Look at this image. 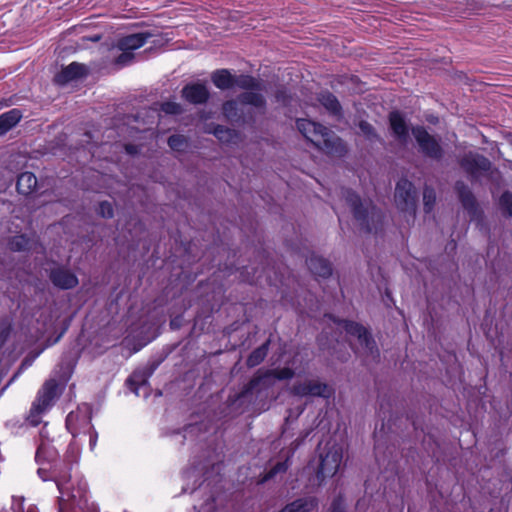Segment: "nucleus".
Segmentation results:
<instances>
[{
    "instance_id": "obj_1",
    "label": "nucleus",
    "mask_w": 512,
    "mask_h": 512,
    "mask_svg": "<svg viewBox=\"0 0 512 512\" xmlns=\"http://www.w3.org/2000/svg\"><path fill=\"white\" fill-rule=\"evenodd\" d=\"M73 372V363L66 361L64 357L54 371L55 377L44 382L32 403L27 421L37 426L41 423L42 416L48 412L61 394L60 382L66 383Z\"/></svg>"
},
{
    "instance_id": "obj_2",
    "label": "nucleus",
    "mask_w": 512,
    "mask_h": 512,
    "mask_svg": "<svg viewBox=\"0 0 512 512\" xmlns=\"http://www.w3.org/2000/svg\"><path fill=\"white\" fill-rule=\"evenodd\" d=\"M35 460L39 465L37 470L39 477L43 481L53 480L61 494V499L65 500V486L70 483L71 475L63 471L58 451L48 440H42L39 444Z\"/></svg>"
},
{
    "instance_id": "obj_3",
    "label": "nucleus",
    "mask_w": 512,
    "mask_h": 512,
    "mask_svg": "<svg viewBox=\"0 0 512 512\" xmlns=\"http://www.w3.org/2000/svg\"><path fill=\"white\" fill-rule=\"evenodd\" d=\"M299 132L326 154L341 156L345 153L343 141L328 128L308 119H297Z\"/></svg>"
},
{
    "instance_id": "obj_4",
    "label": "nucleus",
    "mask_w": 512,
    "mask_h": 512,
    "mask_svg": "<svg viewBox=\"0 0 512 512\" xmlns=\"http://www.w3.org/2000/svg\"><path fill=\"white\" fill-rule=\"evenodd\" d=\"M346 203L351 207L355 219L367 232H377L382 223L383 214L370 202L362 203L360 197L352 190L345 189L342 192Z\"/></svg>"
},
{
    "instance_id": "obj_5",
    "label": "nucleus",
    "mask_w": 512,
    "mask_h": 512,
    "mask_svg": "<svg viewBox=\"0 0 512 512\" xmlns=\"http://www.w3.org/2000/svg\"><path fill=\"white\" fill-rule=\"evenodd\" d=\"M76 509L82 512H99L98 506L89 499L88 485L84 480H79L76 486H65V500L59 496L58 512H76Z\"/></svg>"
},
{
    "instance_id": "obj_6",
    "label": "nucleus",
    "mask_w": 512,
    "mask_h": 512,
    "mask_svg": "<svg viewBox=\"0 0 512 512\" xmlns=\"http://www.w3.org/2000/svg\"><path fill=\"white\" fill-rule=\"evenodd\" d=\"M293 376L294 371L288 367L266 370L264 372L259 370L239 394L238 399L244 401L250 398L255 392L259 393L261 390L273 385L275 380H289Z\"/></svg>"
},
{
    "instance_id": "obj_7",
    "label": "nucleus",
    "mask_w": 512,
    "mask_h": 512,
    "mask_svg": "<svg viewBox=\"0 0 512 512\" xmlns=\"http://www.w3.org/2000/svg\"><path fill=\"white\" fill-rule=\"evenodd\" d=\"M329 319L333 320V322L337 324L338 327L342 328L347 335L356 338L359 348L364 354L371 356L373 359L379 357L375 341L364 326L352 321L336 320L331 316H329Z\"/></svg>"
},
{
    "instance_id": "obj_8",
    "label": "nucleus",
    "mask_w": 512,
    "mask_h": 512,
    "mask_svg": "<svg viewBox=\"0 0 512 512\" xmlns=\"http://www.w3.org/2000/svg\"><path fill=\"white\" fill-rule=\"evenodd\" d=\"M320 464L317 471V477L324 479L333 477L339 470L343 459V448L341 445L327 443L323 451L319 454Z\"/></svg>"
},
{
    "instance_id": "obj_9",
    "label": "nucleus",
    "mask_w": 512,
    "mask_h": 512,
    "mask_svg": "<svg viewBox=\"0 0 512 512\" xmlns=\"http://www.w3.org/2000/svg\"><path fill=\"white\" fill-rule=\"evenodd\" d=\"M417 193L412 182L401 179L396 184L395 202L398 209L405 213L407 221L414 220L416 213Z\"/></svg>"
},
{
    "instance_id": "obj_10",
    "label": "nucleus",
    "mask_w": 512,
    "mask_h": 512,
    "mask_svg": "<svg viewBox=\"0 0 512 512\" xmlns=\"http://www.w3.org/2000/svg\"><path fill=\"white\" fill-rule=\"evenodd\" d=\"M92 408L87 403H82L76 410L71 411L66 417V427L73 437L86 434L92 429Z\"/></svg>"
},
{
    "instance_id": "obj_11",
    "label": "nucleus",
    "mask_w": 512,
    "mask_h": 512,
    "mask_svg": "<svg viewBox=\"0 0 512 512\" xmlns=\"http://www.w3.org/2000/svg\"><path fill=\"white\" fill-rule=\"evenodd\" d=\"M412 134L422 154L435 160H440L443 157V149L439 141L429 134L424 127H413Z\"/></svg>"
},
{
    "instance_id": "obj_12",
    "label": "nucleus",
    "mask_w": 512,
    "mask_h": 512,
    "mask_svg": "<svg viewBox=\"0 0 512 512\" xmlns=\"http://www.w3.org/2000/svg\"><path fill=\"white\" fill-rule=\"evenodd\" d=\"M460 165L473 180L489 174L491 170V162L486 157L474 152L465 154Z\"/></svg>"
},
{
    "instance_id": "obj_13",
    "label": "nucleus",
    "mask_w": 512,
    "mask_h": 512,
    "mask_svg": "<svg viewBox=\"0 0 512 512\" xmlns=\"http://www.w3.org/2000/svg\"><path fill=\"white\" fill-rule=\"evenodd\" d=\"M292 393L299 397H322L329 398L331 390L326 383L318 380H307L303 383L294 384Z\"/></svg>"
},
{
    "instance_id": "obj_14",
    "label": "nucleus",
    "mask_w": 512,
    "mask_h": 512,
    "mask_svg": "<svg viewBox=\"0 0 512 512\" xmlns=\"http://www.w3.org/2000/svg\"><path fill=\"white\" fill-rule=\"evenodd\" d=\"M49 278L53 285L59 289L68 290L78 285V278L70 270L55 267L50 270Z\"/></svg>"
},
{
    "instance_id": "obj_15",
    "label": "nucleus",
    "mask_w": 512,
    "mask_h": 512,
    "mask_svg": "<svg viewBox=\"0 0 512 512\" xmlns=\"http://www.w3.org/2000/svg\"><path fill=\"white\" fill-rule=\"evenodd\" d=\"M182 97L192 104H204L209 98V91L205 84L191 83L182 89Z\"/></svg>"
},
{
    "instance_id": "obj_16",
    "label": "nucleus",
    "mask_w": 512,
    "mask_h": 512,
    "mask_svg": "<svg viewBox=\"0 0 512 512\" xmlns=\"http://www.w3.org/2000/svg\"><path fill=\"white\" fill-rule=\"evenodd\" d=\"M86 74L84 65L73 62L64 67L56 76L55 82L59 85H65L70 81L83 77Z\"/></svg>"
},
{
    "instance_id": "obj_17",
    "label": "nucleus",
    "mask_w": 512,
    "mask_h": 512,
    "mask_svg": "<svg viewBox=\"0 0 512 512\" xmlns=\"http://www.w3.org/2000/svg\"><path fill=\"white\" fill-rule=\"evenodd\" d=\"M455 188L458 192V196L463 207L467 210L472 218L476 217L478 213V207L476 199L471 190L463 182H457Z\"/></svg>"
},
{
    "instance_id": "obj_18",
    "label": "nucleus",
    "mask_w": 512,
    "mask_h": 512,
    "mask_svg": "<svg viewBox=\"0 0 512 512\" xmlns=\"http://www.w3.org/2000/svg\"><path fill=\"white\" fill-rule=\"evenodd\" d=\"M389 121L394 136L401 143H406L408 139V128L403 115L398 111H393L389 115Z\"/></svg>"
},
{
    "instance_id": "obj_19",
    "label": "nucleus",
    "mask_w": 512,
    "mask_h": 512,
    "mask_svg": "<svg viewBox=\"0 0 512 512\" xmlns=\"http://www.w3.org/2000/svg\"><path fill=\"white\" fill-rule=\"evenodd\" d=\"M307 266L314 275L322 278H327L332 274L331 264L318 255H311L307 259Z\"/></svg>"
},
{
    "instance_id": "obj_20",
    "label": "nucleus",
    "mask_w": 512,
    "mask_h": 512,
    "mask_svg": "<svg viewBox=\"0 0 512 512\" xmlns=\"http://www.w3.org/2000/svg\"><path fill=\"white\" fill-rule=\"evenodd\" d=\"M147 38L148 34L145 33L130 34L120 38L117 41L116 48L118 50H128L133 52L134 50L142 47L146 43Z\"/></svg>"
},
{
    "instance_id": "obj_21",
    "label": "nucleus",
    "mask_w": 512,
    "mask_h": 512,
    "mask_svg": "<svg viewBox=\"0 0 512 512\" xmlns=\"http://www.w3.org/2000/svg\"><path fill=\"white\" fill-rule=\"evenodd\" d=\"M22 113L19 109H11L0 115V136L7 133L21 120Z\"/></svg>"
},
{
    "instance_id": "obj_22",
    "label": "nucleus",
    "mask_w": 512,
    "mask_h": 512,
    "mask_svg": "<svg viewBox=\"0 0 512 512\" xmlns=\"http://www.w3.org/2000/svg\"><path fill=\"white\" fill-rule=\"evenodd\" d=\"M37 187V178L31 172H24L19 175L17 180V190L20 194L30 195Z\"/></svg>"
},
{
    "instance_id": "obj_23",
    "label": "nucleus",
    "mask_w": 512,
    "mask_h": 512,
    "mask_svg": "<svg viewBox=\"0 0 512 512\" xmlns=\"http://www.w3.org/2000/svg\"><path fill=\"white\" fill-rule=\"evenodd\" d=\"M213 84L221 89L226 90L234 86V76L227 69L216 70L211 76Z\"/></svg>"
},
{
    "instance_id": "obj_24",
    "label": "nucleus",
    "mask_w": 512,
    "mask_h": 512,
    "mask_svg": "<svg viewBox=\"0 0 512 512\" xmlns=\"http://www.w3.org/2000/svg\"><path fill=\"white\" fill-rule=\"evenodd\" d=\"M81 449L75 442H71L67 448L64 459L62 461V469L70 475V470L73 464L78 463L80 458Z\"/></svg>"
},
{
    "instance_id": "obj_25",
    "label": "nucleus",
    "mask_w": 512,
    "mask_h": 512,
    "mask_svg": "<svg viewBox=\"0 0 512 512\" xmlns=\"http://www.w3.org/2000/svg\"><path fill=\"white\" fill-rule=\"evenodd\" d=\"M234 86L245 90H263L261 82L250 75L234 76Z\"/></svg>"
},
{
    "instance_id": "obj_26",
    "label": "nucleus",
    "mask_w": 512,
    "mask_h": 512,
    "mask_svg": "<svg viewBox=\"0 0 512 512\" xmlns=\"http://www.w3.org/2000/svg\"><path fill=\"white\" fill-rule=\"evenodd\" d=\"M319 102L333 115H338L341 111V106L337 98L330 92L320 93L318 97Z\"/></svg>"
},
{
    "instance_id": "obj_27",
    "label": "nucleus",
    "mask_w": 512,
    "mask_h": 512,
    "mask_svg": "<svg viewBox=\"0 0 512 512\" xmlns=\"http://www.w3.org/2000/svg\"><path fill=\"white\" fill-rule=\"evenodd\" d=\"M269 348V340H267L265 343H263L261 346L256 348L251 352V354L248 356L246 364L248 367L253 368L259 365L267 356Z\"/></svg>"
},
{
    "instance_id": "obj_28",
    "label": "nucleus",
    "mask_w": 512,
    "mask_h": 512,
    "mask_svg": "<svg viewBox=\"0 0 512 512\" xmlns=\"http://www.w3.org/2000/svg\"><path fill=\"white\" fill-rule=\"evenodd\" d=\"M255 90L244 92L239 96L242 104L252 105L257 108H264L266 101L262 94L254 92Z\"/></svg>"
},
{
    "instance_id": "obj_29",
    "label": "nucleus",
    "mask_w": 512,
    "mask_h": 512,
    "mask_svg": "<svg viewBox=\"0 0 512 512\" xmlns=\"http://www.w3.org/2000/svg\"><path fill=\"white\" fill-rule=\"evenodd\" d=\"M212 133L222 143H235L238 139V134L235 130L229 129L222 125H216Z\"/></svg>"
},
{
    "instance_id": "obj_30",
    "label": "nucleus",
    "mask_w": 512,
    "mask_h": 512,
    "mask_svg": "<svg viewBox=\"0 0 512 512\" xmlns=\"http://www.w3.org/2000/svg\"><path fill=\"white\" fill-rule=\"evenodd\" d=\"M127 384L130 387V389L138 395V389L141 386H144L147 384V378L145 375H143L140 372H134L128 379Z\"/></svg>"
},
{
    "instance_id": "obj_31",
    "label": "nucleus",
    "mask_w": 512,
    "mask_h": 512,
    "mask_svg": "<svg viewBox=\"0 0 512 512\" xmlns=\"http://www.w3.org/2000/svg\"><path fill=\"white\" fill-rule=\"evenodd\" d=\"M13 251H24L31 247L30 240L25 235L14 236L9 242Z\"/></svg>"
},
{
    "instance_id": "obj_32",
    "label": "nucleus",
    "mask_w": 512,
    "mask_h": 512,
    "mask_svg": "<svg viewBox=\"0 0 512 512\" xmlns=\"http://www.w3.org/2000/svg\"><path fill=\"white\" fill-rule=\"evenodd\" d=\"M436 201L435 190L431 187L426 186L423 191V202L425 213H430L434 207Z\"/></svg>"
},
{
    "instance_id": "obj_33",
    "label": "nucleus",
    "mask_w": 512,
    "mask_h": 512,
    "mask_svg": "<svg viewBox=\"0 0 512 512\" xmlns=\"http://www.w3.org/2000/svg\"><path fill=\"white\" fill-rule=\"evenodd\" d=\"M11 509L13 512H39L33 505L26 506L25 500L22 497H13Z\"/></svg>"
},
{
    "instance_id": "obj_34",
    "label": "nucleus",
    "mask_w": 512,
    "mask_h": 512,
    "mask_svg": "<svg viewBox=\"0 0 512 512\" xmlns=\"http://www.w3.org/2000/svg\"><path fill=\"white\" fill-rule=\"evenodd\" d=\"M199 430L200 427L197 424L188 425L183 429L182 433L178 432L175 434V440L177 443L183 444L185 439L194 436Z\"/></svg>"
},
{
    "instance_id": "obj_35",
    "label": "nucleus",
    "mask_w": 512,
    "mask_h": 512,
    "mask_svg": "<svg viewBox=\"0 0 512 512\" xmlns=\"http://www.w3.org/2000/svg\"><path fill=\"white\" fill-rule=\"evenodd\" d=\"M224 116L229 120H236L238 118L237 102L234 100L226 101L222 106Z\"/></svg>"
},
{
    "instance_id": "obj_36",
    "label": "nucleus",
    "mask_w": 512,
    "mask_h": 512,
    "mask_svg": "<svg viewBox=\"0 0 512 512\" xmlns=\"http://www.w3.org/2000/svg\"><path fill=\"white\" fill-rule=\"evenodd\" d=\"M499 205L503 213L512 217V193L504 192L499 199Z\"/></svg>"
},
{
    "instance_id": "obj_37",
    "label": "nucleus",
    "mask_w": 512,
    "mask_h": 512,
    "mask_svg": "<svg viewBox=\"0 0 512 512\" xmlns=\"http://www.w3.org/2000/svg\"><path fill=\"white\" fill-rule=\"evenodd\" d=\"M121 54L115 58V64L119 67L130 65L134 59V53L128 50H120Z\"/></svg>"
},
{
    "instance_id": "obj_38",
    "label": "nucleus",
    "mask_w": 512,
    "mask_h": 512,
    "mask_svg": "<svg viewBox=\"0 0 512 512\" xmlns=\"http://www.w3.org/2000/svg\"><path fill=\"white\" fill-rule=\"evenodd\" d=\"M168 145L172 150L181 151L186 146V139L182 135H172L168 138Z\"/></svg>"
},
{
    "instance_id": "obj_39",
    "label": "nucleus",
    "mask_w": 512,
    "mask_h": 512,
    "mask_svg": "<svg viewBox=\"0 0 512 512\" xmlns=\"http://www.w3.org/2000/svg\"><path fill=\"white\" fill-rule=\"evenodd\" d=\"M288 468L287 461L278 462L273 468L270 469L269 472L263 477L262 482H266L273 477H275L278 473L285 472Z\"/></svg>"
},
{
    "instance_id": "obj_40",
    "label": "nucleus",
    "mask_w": 512,
    "mask_h": 512,
    "mask_svg": "<svg viewBox=\"0 0 512 512\" xmlns=\"http://www.w3.org/2000/svg\"><path fill=\"white\" fill-rule=\"evenodd\" d=\"M161 111L166 114L177 115L182 112V107L176 102L168 101L161 104Z\"/></svg>"
},
{
    "instance_id": "obj_41",
    "label": "nucleus",
    "mask_w": 512,
    "mask_h": 512,
    "mask_svg": "<svg viewBox=\"0 0 512 512\" xmlns=\"http://www.w3.org/2000/svg\"><path fill=\"white\" fill-rule=\"evenodd\" d=\"M98 213L104 218H111L113 216V207L111 203L102 201L98 206Z\"/></svg>"
},
{
    "instance_id": "obj_42",
    "label": "nucleus",
    "mask_w": 512,
    "mask_h": 512,
    "mask_svg": "<svg viewBox=\"0 0 512 512\" xmlns=\"http://www.w3.org/2000/svg\"><path fill=\"white\" fill-rule=\"evenodd\" d=\"M359 129L369 139H372L375 136L374 128L368 122L361 121L359 123Z\"/></svg>"
},
{
    "instance_id": "obj_43",
    "label": "nucleus",
    "mask_w": 512,
    "mask_h": 512,
    "mask_svg": "<svg viewBox=\"0 0 512 512\" xmlns=\"http://www.w3.org/2000/svg\"><path fill=\"white\" fill-rule=\"evenodd\" d=\"M330 512H345V503L342 496L339 495L333 500Z\"/></svg>"
},
{
    "instance_id": "obj_44",
    "label": "nucleus",
    "mask_w": 512,
    "mask_h": 512,
    "mask_svg": "<svg viewBox=\"0 0 512 512\" xmlns=\"http://www.w3.org/2000/svg\"><path fill=\"white\" fill-rule=\"evenodd\" d=\"M89 434V447L90 450H93L97 444L98 433L95 431L94 427L90 431H86Z\"/></svg>"
},
{
    "instance_id": "obj_45",
    "label": "nucleus",
    "mask_w": 512,
    "mask_h": 512,
    "mask_svg": "<svg viewBox=\"0 0 512 512\" xmlns=\"http://www.w3.org/2000/svg\"><path fill=\"white\" fill-rule=\"evenodd\" d=\"M286 98H287V95H286V91L285 90L277 91V93H276V100L278 102H282L283 104H287Z\"/></svg>"
},
{
    "instance_id": "obj_46",
    "label": "nucleus",
    "mask_w": 512,
    "mask_h": 512,
    "mask_svg": "<svg viewBox=\"0 0 512 512\" xmlns=\"http://www.w3.org/2000/svg\"><path fill=\"white\" fill-rule=\"evenodd\" d=\"M379 454H380V445L377 443L375 445V455H376L377 461H380Z\"/></svg>"
},
{
    "instance_id": "obj_47",
    "label": "nucleus",
    "mask_w": 512,
    "mask_h": 512,
    "mask_svg": "<svg viewBox=\"0 0 512 512\" xmlns=\"http://www.w3.org/2000/svg\"><path fill=\"white\" fill-rule=\"evenodd\" d=\"M126 150H127V152H128V153H130V154H132V153H134V152H135L134 147H133V146H130V145L126 146Z\"/></svg>"
},
{
    "instance_id": "obj_48",
    "label": "nucleus",
    "mask_w": 512,
    "mask_h": 512,
    "mask_svg": "<svg viewBox=\"0 0 512 512\" xmlns=\"http://www.w3.org/2000/svg\"><path fill=\"white\" fill-rule=\"evenodd\" d=\"M101 39V36L100 35H94L93 37L90 38L91 41H94V42H97Z\"/></svg>"
}]
</instances>
